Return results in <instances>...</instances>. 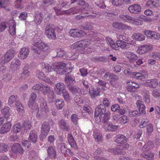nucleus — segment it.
Listing matches in <instances>:
<instances>
[{
	"label": "nucleus",
	"instance_id": "obj_1",
	"mask_svg": "<svg viewBox=\"0 0 160 160\" xmlns=\"http://www.w3.org/2000/svg\"><path fill=\"white\" fill-rule=\"evenodd\" d=\"M153 144L151 141H148L142 148V150L143 153H142V156L147 160H153L154 158V155L153 153L151 152H148L149 150L152 148Z\"/></svg>",
	"mask_w": 160,
	"mask_h": 160
},
{
	"label": "nucleus",
	"instance_id": "obj_2",
	"mask_svg": "<svg viewBox=\"0 0 160 160\" xmlns=\"http://www.w3.org/2000/svg\"><path fill=\"white\" fill-rule=\"evenodd\" d=\"M65 81L66 84L68 85L69 90L72 93H76L78 91L77 88H75L72 85L75 82L74 77L72 76L69 73L66 74Z\"/></svg>",
	"mask_w": 160,
	"mask_h": 160
},
{
	"label": "nucleus",
	"instance_id": "obj_3",
	"mask_svg": "<svg viewBox=\"0 0 160 160\" xmlns=\"http://www.w3.org/2000/svg\"><path fill=\"white\" fill-rule=\"evenodd\" d=\"M91 43L90 39L80 40L77 42L70 46L71 49H78V48H84L89 46Z\"/></svg>",
	"mask_w": 160,
	"mask_h": 160
},
{
	"label": "nucleus",
	"instance_id": "obj_4",
	"mask_svg": "<svg viewBox=\"0 0 160 160\" xmlns=\"http://www.w3.org/2000/svg\"><path fill=\"white\" fill-rule=\"evenodd\" d=\"M56 29L51 25H47L45 28V33L47 37L49 39L55 40L57 39L55 31Z\"/></svg>",
	"mask_w": 160,
	"mask_h": 160
},
{
	"label": "nucleus",
	"instance_id": "obj_5",
	"mask_svg": "<svg viewBox=\"0 0 160 160\" xmlns=\"http://www.w3.org/2000/svg\"><path fill=\"white\" fill-rule=\"evenodd\" d=\"M41 92L44 95H47L49 102H52L54 99V93L52 90L46 84H43Z\"/></svg>",
	"mask_w": 160,
	"mask_h": 160
},
{
	"label": "nucleus",
	"instance_id": "obj_6",
	"mask_svg": "<svg viewBox=\"0 0 160 160\" xmlns=\"http://www.w3.org/2000/svg\"><path fill=\"white\" fill-rule=\"evenodd\" d=\"M75 101L77 104L80 107H83L84 110L87 112L89 114L91 113V108L87 106V102L85 101L79 96H76L75 98Z\"/></svg>",
	"mask_w": 160,
	"mask_h": 160
},
{
	"label": "nucleus",
	"instance_id": "obj_7",
	"mask_svg": "<svg viewBox=\"0 0 160 160\" xmlns=\"http://www.w3.org/2000/svg\"><path fill=\"white\" fill-rule=\"evenodd\" d=\"M48 110L49 108L47 106L46 102L43 100L40 104V108L36 115L37 117L38 118L43 117Z\"/></svg>",
	"mask_w": 160,
	"mask_h": 160
},
{
	"label": "nucleus",
	"instance_id": "obj_8",
	"mask_svg": "<svg viewBox=\"0 0 160 160\" xmlns=\"http://www.w3.org/2000/svg\"><path fill=\"white\" fill-rule=\"evenodd\" d=\"M33 45L40 49L45 48L48 49L49 46L48 44L42 42L41 40L37 36H34L33 38Z\"/></svg>",
	"mask_w": 160,
	"mask_h": 160
},
{
	"label": "nucleus",
	"instance_id": "obj_9",
	"mask_svg": "<svg viewBox=\"0 0 160 160\" xmlns=\"http://www.w3.org/2000/svg\"><path fill=\"white\" fill-rule=\"evenodd\" d=\"M53 70L59 74H63L66 72L64 68L66 67L65 63L59 62L57 64L53 63L52 65Z\"/></svg>",
	"mask_w": 160,
	"mask_h": 160
},
{
	"label": "nucleus",
	"instance_id": "obj_10",
	"mask_svg": "<svg viewBox=\"0 0 160 160\" xmlns=\"http://www.w3.org/2000/svg\"><path fill=\"white\" fill-rule=\"evenodd\" d=\"M36 98V94L34 93H32L31 94L30 98L28 103V107L33 111L38 108V104L35 102Z\"/></svg>",
	"mask_w": 160,
	"mask_h": 160
},
{
	"label": "nucleus",
	"instance_id": "obj_11",
	"mask_svg": "<svg viewBox=\"0 0 160 160\" xmlns=\"http://www.w3.org/2000/svg\"><path fill=\"white\" fill-rule=\"evenodd\" d=\"M15 51H7L4 56L2 58L1 63L4 64L10 61L14 57Z\"/></svg>",
	"mask_w": 160,
	"mask_h": 160
},
{
	"label": "nucleus",
	"instance_id": "obj_12",
	"mask_svg": "<svg viewBox=\"0 0 160 160\" xmlns=\"http://www.w3.org/2000/svg\"><path fill=\"white\" fill-rule=\"evenodd\" d=\"M50 130V127L48 123L44 122L42 125L41 133L40 138L43 140L45 138Z\"/></svg>",
	"mask_w": 160,
	"mask_h": 160
},
{
	"label": "nucleus",
	"instance_id": "obj_13",
	"mask_svg": "<svg viewBox=\"0 0 160 160\" xmlns=\"http://www.w3.org/2000/svg\"><path fill=\"white\" fill-rule=\"evenodd\" d=\"M85 10V8L82 7V6L79 7L78 6H77L72 8L68 10H65V13L68 14H75L80 13H88L84 11Z\"/></svg>",
	"mask_w": 160,
	"mask_h": 160
},
{
	"label": "nucleus",
	"instance_id": "obj_14",
	"mask_svg": "<svg viewBox=\"0 0 160 160\" xmlns=\"http://www.w3.org/2000/svg\"><path fill=\"white\" fill-rule=\"evenodd\" d=\"M106 110V108L103 104H99L95 109V116L96 117H99L100 120L101 116L104 115L105 112Z\"/></svg>",
	"mask_w": 160,
	"mask_h": 160
},
{
	"label": "nucleus",
	"instance_id": "obj_15",
	"mask_svg": "<svg viewBox=\"0 0 160 160\" xmlns=\"http://www.w3.org/2000/svg\"><path fill=\"white\" fill-rule=\"evenodd\" d=\"M120 18L125 21L131 22H134L138 25H141L142 23L141 20L139 19H136L133 18L127 15H121L120 16Z\"/></svg>",
	"mask_w": 160,
	"mask_h": 160
},
{
	"label": "nucleus",
	"instance_id": "obj_16",
	"mask_svg": "<svg viewBox=\"0 0 160 160\" xmlns=\"http://www.w3.org/2000/svg\"><path fill=\"white\" fill-rule=\"evenodd\" d=\"M148 75L147 72L145 70H141L139 72H133L131 74V77L137 79L142 80L145 78Z\"/></svg>",
	"mask_w": 160,
	"mask_h": 160
},
{
	"label": "nucleus",
	"instance_id": "obj_17",
	"mask_svg": "<svg viewBox=\"0 0 160 160\" xmlns=\"http://www.w3.org/2000/svg\"><path fill=\"white\" fill-rule=\"evenodd\" d=\"M127 89L128 91L130 92H136L137 89L139 87V85L138 83L131 80L127 81Z\"/></svg>",
	"mask_w": 160,
	"mask_h": 160
},
{
	"label": "nucleus",
	"instance_id": "obj_18",
	"mask_svg": "<svg viewBox=\"0 0 160 160\" xmlns=\"http://www.w3.org/2000/svg\"><path fill=\"white\" fill-rule=\"evenodd\" d=\"M12 151L14 155H11V157H13L15 158L16 157V154L18 153L22 154L23 152V150L21 146L18 143H15L12 147Z\"/></svg>",
	"mask_w": 160,
	"mask_h": 160
},
{
	"label": "nucleus",
	"instance_id": "obj_19",
	"mask_svg": "<svg viewBox=\"0 0 160 160\" xmlns=\"http://www.w3.org/2000/svg\"><path fill=\"white\" fill-rule=\"evenodd\" d=\"M65 86L62 83H58L55 85L54 87L55 92L58 95H61L65 89Z\"/></svg>",
	"mask_w": 160,
	"mask_h": 160
},
{
	"label": "nucleus",
	"instance_id": "obj_20",
	"mask_svg": "<svg viewBox=\"0 0 160 160\" xmlns=\"http://www.w3.org/2000/svg\"><path fill=\"white\" fill-rule=\"evenodd\" d=\"M128 10L131 13L138 14L141 11V7L138 4H133L129 7Z\"/></svg>",
	"mask_w": 160,
	"mask_h": 160
},
{
	"label": "nucleus",
	"instance_id": "obj_21",
	"mask_svg": "<svg viewBox=\"0 0 160 160\" xmlns=\"http://www.w3.org/2000/svg\"><path fill=\"white\" fill-rule=\"evenodd\" d=\"M143 33L152 39H158L160 38L159 35L155 32L146 30L143 31Z\"/></svg>",
	"mask_w": 160,
	"mask_h": 160
},
{
	"label": "nucleus",
	"instance_id": "obj_22",
	"mask_svg": "<svg viewBox=\"0 0 160 160\" xmlns=\"http://www.w3.org/2000/svg\"><path fill=\"white\" fill-rule=\"evenodd\" d=\"M36 76L39 79L43 80L45 82L52 85V81L48 78L45 77L44 73L40 71H37L36 72Z\"/></svg>",
	"mask_w": 160,
	"mask_h": 160
},
{
	"label": "nucleus",
	"instance_id": "obj_23",
	"mask_svg": "<svg viewBox=\"0 0 160 160\" xmlns=\"http://www.w3.org/2000/svg\"><path fill=\"white\" fill-rule=\"evenodd\" d=\"M8 31L10 34L12 36L14 35L16 33V25L15 22L13 20H10L9 21Z\"/></svg>",
	"mask_w": 160,
	"mask_h": 160
},
{
	"label": "nucleus",
	"instance_id": "obj_24",
	"mask_svg": "<svg viewBox=\"0 0 160 160\" xmlns=\"http://www.w3.org/2000/svg\"><path fill=\"white\" fill-rule=\"evenodd\" d=\"M116 45L115 50H118L119 47L122 49H127L130 47L128 43L121 41H117Z\"/></svg>",
	"mask_w": 160,
	"mask_h": 160
},
{
	"label": "nucleus",
	"instance_id": "obj_25",
	"mask_svg": "<svg viewBox=\"0 0 160 160\" xmlns=\"http://www.w3.org/2000/svg\"><path fill=\"white\" fill-rule=\"evenodd\" d=\"M70 0H67L66 2H63L61 4L58 5V7H53V9L54 10L56 13L57 15H61L63 14V13L61 12L60 10L62 8L65 7L68 4H70Z\"/></svg>",
	"mask_w": 160,
	"mask_h": 160
},
{
	"label": "nucleus",
	"instance_id": "obj_26",
	"mask_svg": "<svg viewBox=\"0 0 160 160\" xmlns=\"http://www.w3.org/2000/svg\"><path fill=\"white\" fill-rule=\"evenodd\" d=\"M12 124L10 122L5 123L1 127L0 130V133L4 134L9 131L11 127Z\"/></svg>",
	"mask_w": 160,
	"mask_h": 160
},
{
	"label": "nucleus",
	"instance_id": "obj_27",
	"mask_svg": "<svg viewBox=\"0 0 160 160\" xmlns=\"http://www.w3.org/2000/svg\"><path fill=\"white\" fill-rule=\"evenodd\" d=\"M21 62L18 59H14L11 62L10 68L11 69L15 70H18L20 67Z\"/></svg>",
	"mask_w": 160,
	"mask_h": 160
},
{
	"label": "nucleus",
	"instance_id": "obj_28",
	"mask_svg": "<svg viewBox=\"0 0 160 160\" xmlns=\"http://www.w3.org/2000/svg\"><path fill=\"white\" fill-rule=\"evenodd\" d=\"M136 104L140 113L142 114L143 116H145L146 112L145 111V109L146 107L144 105L143 102L141 101L138 100L136 102Z\"/></svg>",
	"mask_w": 160,
	"mask_h": 160
},
{
	"label": "nucleus",
	"instance_id": "obj_29",
	"mask_svg": "<svg viewBox=\"0 0 160 160\" xmlns=\"http://www.w3.org/2000/svg\"><path fill=\"white\" fill-rule=\"evenodd\" d=\"M58 148L62 153H65L66 152L69 153L70 155H72V153L69 149H67L66 144L65 143H61L58 146Z\"/></svg>",
	"mask_w": 160,
	"mask_h": 160
},
{
	"label": "nucleus",
	"instance_id": "obj_30",
	"mask_svg": "<svg viewBox=\"0 0 160 160\" xmlns=\"http://www.w3.org/2000/svg\"><path fill=\"white\" fill-rule=\"evenodd\" d=\"M16 110L20 115H22L24 112V107L19 101L16 102L15 103Z\"/></svg>",
	"mask_w": 160,
	"mask_h": 160
},
{
	"label": "nucleus",
	"instance_id": "obj_31",
	"mask_svg": "<svg viewBox=\"0 0 160 160\" xmlns=\"http://www.w3.org/2000/svg\"><path fill=\"white\" fill-rule=\"evenodd\" d=\"M43 18V14L39 12H37L35 14L34 22L37 25L40 24Z\"/></svg>",
	"mask_w": 160,
	"mask_h": 160
},
{
	"label": "nucleus",
	"instance_id": "obj_32",
	"mask_svg": "<svg viewBox=\"0 0 160 160\" xmlns=\"http://www.w3.org/2000/svg\"><path fill=\"white\" fill-rule=\"evenodd\" d=\"M30 142L33 143H36L38 140L37 133L35 131H31L29 137Z\"/></svg>",
	"mask_w": 160,
	"mask_h": 160
},
{
	"label": "nucleus",
	"instance_id": "obj_33",
	"mask_svg": "<svg viewBox=\"0 0 160 160\" xmlns=\"http://www.w3.org/2000/svg\"><path fill=\"white\" fill-rule=\"evenodd\" d=\"M88 92L92 98L99 95L100 91L99 88L95 89L93 88L92 87L89 88V91Z\"/></svg>",
	"mask_w": 160,
	"mask_h": 160
},
{
	"label": "nucleus",
	"instance_id": "obj_34",
	"mask_svg": "<svg viewBox=\"0 0 160 160\" xmlns=\"http://www.w3.org/2000/svg\"><path fill=\"white\" fill-rule=\"evenodd\" d=\"M104 128L106 130L114 131L118 128V127L117 126L113 125L111 123L108 122L104 125Z\"/></svg>",
	"mask_w": 160,
	"mask_h": 160
},
{
	"label": "nucleus",
	"instance_id": "obj_35",
	"mask_svg": "<svg viewBox=\"0 0 160 160\" xmlns=\"http://www.w3.org/2000/svg\"><path fill=\"white\" fill-rule=\"evenodd\" d=\"M48 156L50 158H54L56 156L55 150L52 147H49L47 150Z\"/></svg>",
	"mask_w": 160,
	"mask_h": 160
},
{
	"label": "nucleus",
	"instance_id": "obj_36",
	"mask_svg": "<svg viewBox=\"0 0 160 160\" xmlns=\"http://www.w3.org/2000/svg\"><path fill=\"white\" fill-rule=\"evenodd\" d=\"M155 46L150 44L143 45L139 46L138 50H144V49L151 50L153 49H155Z\"/></svg>",
	"mask_w": 160,
	"mask_h": 160
},
{
	"label": "nucleus",
	"instance_id": "obj_37",
	"mask_svg": "<svg viewBox=\"0 0 160 160\" xmlns=\"http://www.w3.org/2000/svg\"><path fill=\"white\" fill-rule=\"evenodd\" d=\"M68 142L71 147L72 148H75L77 147V145L72 135L69 134L68 136Z\"/></svg>",
	"mask_w": 160,
	"mask_h": 160
},
{
	"label": "nucleus",
	"instance_id": "obj_38",
	"mask_svg": "<svg viewBox=\"0 0 160 160\" xmlns=\"http://www.w3.org/2000/svg\"><path fill=\"white\" fill-rule=\"evenodd\" d=\"M127 140V138L124 135H118L116 136L115 139V142L120 144L124 142Z\"/></svg>",
	"mask_w": 160,
	"mask_h": 160
},
{
	"label": "nucleus",
	"instance_id": "obj_39",
	"mask_svg": "<svg viewBox=\"0 0 160 160\" xmlns=\"http://www.w3.org/2000/svg\"><path fill=\"white\" fill-rule=\"evenodd\" d=\"M83 84L84 85L85 87L86 88V89L84 91V90H82L81 91V90H80V89L78 88H77L78 91V92H77L76 93H81L82 94H87L88 93V88L89 87L88 83L87 82L84 81L83 82Z\"/></svg>",
	"mask_w": 160,
	"mask_h": 160
},
{
	"label": "nucleus",
	"instance_id": "obj_40",
	"mask_svg": "<svg viewBox=\"0 0 160 160\" xmlns=\"http://www.w3.org/2000/svg\"><path fill=\"white\" fill-rule=\"evenodd\" d=\"M55 104L58 110H61L64 105V102L62 99H58L56 100Z\"/></svg>",
	"mask_w": 160,
	"mask_h": 160
},
{
	"label": "nucleus",
	"instance_id": "obj_41",
	"mask_svg": "<svg viewBox=\"0 0 160 160\" xmlns=\"http://www.w3.org/2000/svg\"><path fill=\"white\" fill-rule=\"evenodd\" d=\"M104 77L107 80H109L110 79H111L113 81H115L117 80L118 78V77L116 75L107 72L104 76Z\"/></svg>",
	"mask_w": 160,
	"mask_h": 160
},
{
	"label": "nucleus",
	"instance_id": "obj_42",
	"mask_svg": "<svg viewBox=\"0 0 160 160\" xmlns=\"http://www.w3.org/2000/svg\"><path fill=\"white\" fill-rule=\"evenodd\" d=\"M29 54V51H20L18 54V58L22 59L26 58Z\"/></svg>",
	"mask_w": 160,
	"mask_h": 160
},
{
	"label": "nucleus",
	"instance_id": "obj_43",
	"mask_svg": "<svg viewBox=\"0 0 160 160\" xmlns=\"http://www.w3.org/2000/svg\"><path fill=\"white\" fill-rule=\"evenodd\" d=\"M145 5L147 7L150 8H155L158 6V4L153 0H148Z\"/></svg>",
	"mask_w": 160,
	"mask_h": 160
},
{
	"label": "nucleus",
	"instance_id": "obj_44",
	"mask_svg": "<svg viewBox=\"0 0 160 160\" xmlns=\"http://www.w3.org/2000/svg\"><path fill=\"white\" fill-rule=\"evenodd\" d=\"M106 40L107 43L110 45L112 49L115 50L116 47V43L115 44L112 39L109 37H107L106 38Z\"/></svg>",
	"mask_w": 160,
	"mask_h": 160
},
{
	"label": "nucleus",
	"instance_id": "obj_45",
	"mask_svg": "<svg viewBox=\"0 0 160 160\" xmlns=\"http://www.w3.org/2000/svg\"><path fill=\"white\" fill-rule=\"evenodd\" d=\"M117 38L119 40H117V41H123L122 40L125 41H127L128 40V37L124 33H118L117 34Z\"/></svg>",
	"mask_w": 160,
	"mask_h": 160
},
{
	"label": "nucleus",
	"instance_id": "obj_46",
	"mask_svg": "<svg viewBox=\"0 0 160 160\" xmlns=\"http://www.w3.org/2000/svg\"><path fill=\"white\" fill-rule=\"evenodd\" d=\"M132 37L138 41H142L144 40V36L139 33H135L132 35Z\"/></svg>",
	"mask_w": 160,
	"mask_h": 160
},
{
	"label": "nucleus",
	"instance_id": "obj_47",
	"mask_svg": "<svg viewBox=\"0 0 160 160\" xmlns=\"http://www.w3.org/2000/svg\"><path fill=\"white\" fill-rule=\"evenodd\" d=\"M129 147V145L128 143L126 142L122 143L121 144H119L117 145L116 147L117 150H126L128 149Z\"/></svg>",
	"mask_w": 160,
	"mask_h": 160
},
{
	"label": "nucleus",
	"instance_id": "obj_48",
	"mask_svg": "<svg viewBox=\"0 0 160 160\" xmlns=\"http://www.w3.org/2000/svg\"><path fill=\"white\" fill-rule=\"evenodd\" d=\"M1 112L5 118H8L10 116L9 108L5 107L1 110Z\"/></svg>",
	"mask_w": 160,
	"mask_h": 160
},
{
	"label": "nucleus",
	"instance_id": "obj_49",
	"mask_svg": "<svg viewBox=\"0 0 160 160\" xmlns=\"http://www.w3.org/2000/svg\"><path fill=\"white\" fill-rule=\"evenodd\" d=\"M21 129V126L19 123L14 125L12 129V132L13 133H17L20 132Z\"/></svg>",
	"mask_w": 160,
	"mask_h": 160
},
{
	"label": "nucleus",
	"instance_id": "obj_50",
	"mask_svg": "<svg viewBox=\"0 0 160 160\" xmlns=\"http://www.w3.org/2000/svg\"><path fill=\"white\" fill-rule=\"evenodd\" d=\"M62 96L65 100L67 102L69 101L72 99L69 95L68 92L66 89L62 93Z\"/></svg>",
	"mask_w": 160,
	"mask_h": 160
},
{
	"label": "nucleus",
	"instance_id": "obj_51",
	"mask_svg": "<svg viewBox=\"0 0 160 160\" xmlns=\"http://www.w3.org/2000/svg\"><path fill=\"white\" fill-rule=\"evenodd\" d=\"M58 125L59 127L64 130H66L68 128L67 123L63 119H62L58 122Z\"/></svg>",
	"mask_w": 160,
	"mask_h": 160
},
{
	"label": "nucleus",
	"instance_id": "obj_52",
	"mask_svg": "<svg viewBox=\"0 0 160 160\" xmlns=\"http://www.w3.org/2000/svg\"><path fill=\"white\" fill-rule=\"evenodd\" d=\"M129 121L128 118L126 116L123 115L120 117L119 118V122L122 124H124Z\"/></svg>",
	"mask_w": 160,
	"mask_h": 160
},
{
	"label": "nucleus",
	"instance_id": "obj_53",
	"mask_svg": "<svg viewBox=\"0 0 160 160\" xmlns=\"http://www.w3.org/2000/svg\"><path fill=\"white\" fill-rule=\"evenodd\" d=\"M127 57L132 61H134L138 58V57L136 55L131 52H128V53L127 55Z\"/></svg>",
	"mask_w": 160,
	"mask_h": 160
},
{
	"label": "nucleus",
	"instance_id": "obj_54",
	"mask_svg": "<svg viewBox=\"0 0 160 160\" xmlns=\"http://www.w3.org/2000/svg\"><path fill=\"white\" fill-rule=\"evenodd\" d=\"M43 84L41 83L35 84L32 87V89L36 92H41L42 88H43Z\"/></svg>",
	"mask_w": 160,
	"mask_h": 160
},
{
	"label": "nucleus",
	"instance_id": "obj_55",
	"mask_svg": "<svg viewBox=\"0 0 160 160\" xmlns=\"http://www.w3.org/2000/svg\"><path fill=\"white\" fill-rule=\"evenodd\" d=\"M17 97L16 96L12 95L11 96L8 100V104L10 106H12L13 105V103L14 102H18L17 100Z\"/></svg>",
	"mask_w": 160,
	"mask_h": 160
},
{
	"label": "nucleus",
	"instance_id": "obj_56",
	"mask_svg": "<svg viewBox=\"0 0 160 160\" xmlns=\"http://www.w3.org/2000/svg\"><path fill=\"white\" fill-rule=\"evenodd\" d=\"M93 135L94 138L98 142H100L102 139V134L99 132L95 133L94 132Z\"/></svg>",
	"mask_w": 160,
	"mask_h": 160
},
{
	"label": "nucleus",
	"instance_id": "obj_57",
	"mask_svg": "<svg viewBox=\"0 0 160 160\" xmlns=\"http://www.w3.org/2000/svg\"><path fill=\"white\" fill-rule=\"evenodd\" d=\"M42 67L43 71L46 72H50L52 71V69L49 68V65L48 63H42Z\"/></svg>",
	"mask_w": 160,
	"mask_h": 160
},
{
	"label": "nucleus",
	"instance_id": "obj_58",
	"mask_svg": "<svg viewBox=\"0 0 160 160\" xmlns=\"http://www.w3.org/2000/svg\"><path fill=\"white\" fill-rule=\"evenodd\" d=\"M142 95L144 97L145 102L148 103L150 102L149 92L147 91H143Z\"/></svg>",
	"mask_w": 160,
	"mask_h": 160
},
{
	"label": "nucleus",
	"instance_id": "obj_59",
	"mask_svg": "<svg viewBox=\"0 0 160 160\" xmlns=\"http://www.w3.org/2000/svg\"><path fill=\"white\" fill-rule=\"evenodd\" d=\"M8 147L7 145L3 143L0 144V152H6L8 151Z\"/></svg>",
	"mask_w": 160,
	"mask_h": 160
},
{
	"label": "nucleus",
	"instance_id": "obj_60",
	"mask_svg": "<svg viewBox=\"0 0 160 160\" xmlns=\"http://www.w3.org/2000/svg\"><path fill=\"white\" fill-rule=\"evenodd\" d=\"M112 4L116 6H120L122 4V0H112Z\"/></svg>",
	"mask_w": 160,
	"mask_h": 160
},
{
	"label": "nucleus",
	"instance_id": "obj_61",
	"mask_svg": "<svg viewBox=\"0 0 160 160\" xmlns=\"http://www.w3.org/2000/svg\"><path fill=\"white\" fill-rule=\"evenodd\" d=\"M77 29H72L69 32V34L73 38L77 37Z\"/></svg>",
	"mask_w": 160,
	"mask_h": 160
},
{
	"label": "nucleus",
	"instance_id": "obj_62",
	"mask_svg": "<svg viewBox=\"0 0 160 160\" xmlns=\"http://www.w3.org/2000/svg\"><path fill=\"white\" fill-rule=\"evenodd\" d=\"M147 132L149 135L153 131V126L151 124H149L147 126Z\"/></svg>",
	"mask_w": 160,
	"mask_h": 160
},
{
	"label": "nucleus",
	"instance_id": "obj_63",
	"mask_svg": "<svg viewBox=\"0 0 160 160\" xmlns=\"http://www.w3.org/2000/svg\"><path fill=\"white\" fill-rule=\"evenodd\" d=\"M22 143L23 146L25 147V149L28 148L31 144L30 142L27 140H23L22 142Z\"/></svg>",
	"mask_w": 160,
	"mask_h": 160
},
{
	"label": "nucleus",
	"instance_id": "obj_64",
	"mask_svg": "<svg viewBox=\"0 0 160 160\" xmlns=\"http://www.w3.org/2000/svg\"><path fill=\"white\" fill-rule=\"evenodd\" d=\"M152 95L155 98L160 97V90H154L152 92Z\"/></svg>",
	"mask_w": 160,
	"mask_h": 160
}]
</instances>
